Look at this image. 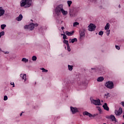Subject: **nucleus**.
Returning <instances> with one entry per match:
<instances>
[{
	"instance_id": "423d86ee",
	"label": "nucleus",
	"mask_w": 124,
	"mask_h": 124,
	"mask_svg": "<svg viewBox=\"0 0 124 124\" xmlns=\"http://www.w3.org/2000/svg\"><path fill=\"white\" fill-rule=\"evenodd\" d=\"M105 86L108 89H109V90H112V89H114V83L112 81H108L105 84Z\"/></svg>"
},
{
	"instance_id": "9d476101",
	"label": "nucleus",
	"mask_w": 124,
	"mask_h": 124,
	"mask_svg": "<svg viewBox=\"0 0 124 124\" xmlns=\"http://www.w3.org/2000/svg\"><path fill=\"white\" fill-rule=\"evenodd\" d=\"M123 113V108H120L118 110H115V114L116 116H121L122 113Z\"/></svg>"
},
{
	"instance_id": "dca6fc26",
	"label": "nucleus",
	"mask_w": 124,
	"mask_h": 124,
	"mask_svg": "<svg viewBox=\"0 0 124 124\" xmlns=\"http://www.w3.org/2000/svg\"><path fill=\"white\" fill-rule=\"evenodd\" d=\"M103 108H104V110H106V111H109V107H108V106L107 105V103H105L103 105Z\"/></svg>"
},
{
	"instance_id": "603ef678",
	"label": "nucleus",
	"mask_w": 124,
	"mask_h": 124,
	"mask_svg": "<svg viewBox=\"0 0 124 124\" xmlns=\"http://www.w3.org/2000/svg\"><path fill=\"white\" fill-rule=\"evenodd\" d=\"M22 115H23V113H20V116H21Z\"/></svg>"
},
{
	"instance_id": "7c9ffc66",
	"label": "nucleus",
	"mask_w": 124,
	"mask_h": 124,
	"mask_svg": "<svg viewBox=\"0 0 124 124\" xmlns=\"http://www.w3.org/2000/svg\"><path fill=\"white\" fill-rule=\"evenodd\" d=\"M79 25V23L77 22H75L73 23V27H77Z\"/></svg>"
},
{
	"instance_id": "412c9836",
	"label": "nucleus",
	"mask_w": 124,
	"mask_h": 124,
	"mask_svg": "<svg viewBox=\"0 0 124 124\" xmlns=\"http://www.w3.org/2000/svg\"><path fill=\"white\" fill-rule=\"evenodd\" d=\"M61 12L63 16H66V15H67V11L64 10L63 8L62 9Z\"/></svg>"
},
{
	"instance_id": "4c0bfd02",
	"label": "nucleus",
	"mask_w": 124,
	"mask_h": 124,
	"mask_svg": "<svg viewBox=\"0 0 124 124\" xmlns=\"http://www.w3.org/2000/svg\"><path fill=\"white\" fill-rule=\"evenodd\" d=\"M8 99V97L6 96V95H5L4 96V98H3V100L6 101V100H7Z\"/></svg>"
},
{
	"instance_id": "72a5a7b5",
	"label": "nucleus",
	"mask_w": 124,
	"mask_h": 124,
	"mask_svg": "<svg viewBox=\"0 0 124 124\" xmlns=\"http://www.w3.org/2000/svg\"><path fill=\"white\" fill-rule=\"evenodd\" d=\"M3 35H4V31H3L0 32V38H1V36H3Z\"/></svg>"
},
{
	"instance_id": "49530a36",
	"label": "nucleus",
	"mask_w": 124,
	"mask_h": 124,
	"mask_svg": "<svg viewBox=\"0 0 124 124\" xmlns=\"http://www.w3.org/2000/svg\"><path fill=\"white\" fill-rule=\"evenodd\" d=\"M98 111H99L100 113H101V108H99Z\"/></svg>"
},
{
	"instance_id": "58836bf2",
	"label": "nucleus",
	"mask_w": 124,
	"mask_h": 124,
	"mask_svg": "<svg viewBox=\"0 0 124 124\" xmlns=\"http://www.w3.org/2000/svg\"><path fill=\"white\" fill-rule=\"evenodd\" d=\"M63 39H64V40H65V39H67V37L66 36V35H64V36H63Z\"/></svg>"
},
{
	"instance_id": "f257e3e1",
	"label": "nucleus",
	"mask_w": 124,
	"mask_h": 124,
	"mask_svg": "<svg viewBox=\"0 0 124 124\" xmlns=\"http://www.w3.org/2000/svg\"><path fill=\"white\" fill-rule=\"evenodd\" d=\"M32 0H21L20 2V6L24 8H29L31 6Z\"/></svg>"
},
{
	"instance_id": "1a4fd4ad",
	"label": "nucleus",
	"mask_w": 124,
	"mask_h": 124,
	"mask_svg": "<svg viewBox=\"0 0 124 124\" xmlns=\"http://www.w3.org/2000/svg\"><path fill=\"white\" fill-rule=\"evenodd\" d=\"M83 115L88 116L90 118H91V117H93V118H94V117H96V116L98 115V113H96L93 115V114L88 111H84L83 112Z\"/></svg>"
},
{
	"instance_id": "6e6552de",
	"label": "nucleus",
	"mask_w": 124,
	"mask_h": 124,
	"mask_svg": "<svg viewBox=\"0 0 124 124\" xmlns=\"http://www.w3.org/2000/svg\"><path fill=\"white\" fill-rule=\"evenodd\" d=\"M25 30H30V31H33L34 29V23H31L29 25H26L24 26Z\"/></svg>"
},
{
	"instance_id": "c85d7f7f",
	"label": "nucleus",
	"mask_w": 124,
	"mask_h": 124,
	"mask_svg": "<svg viewBox=\"0 0 124 124\" xmlns=\"http://www.w3.org/2000/svg\"><path fill=\"white\" fill-rule=\"evenodd\" d=\"M6 28V24H2L1 25V30H4V28Z\"/></svg>"
},
{
	"instance_id": "39448f33",
	"label": "nucleus",
	"mask_w": 124,
	"mask_h": 124,
	"mask_svg": "<svg viewBox=\"0 0 124 124\" xmlns=\"http://www.w3.org/2000/svg\"><path fill=\"white\" fill-rule=\"evenodd\" d=\"M63 8V7L62 4L59 5L56 7L55 13H56L57 16H59V15H61V12H62V10Z\"/></svg>"
},
{
	"instance_id": "cd10ccee",
	"label": "nucleus",
	"mask_w": 124,
	"mask_h": 124,
	"mask_svg": "<svg viewBox=\"0 0 124 124\" xmlns=\"http://www.w3.org/2000/svg\"><path fill=\"white\" fill-rule=\"evenodd\" d=\"M41 70H42V72H45V73L48 72V70H46L44 68H41Z\"/></svg>"
},
{
	"instance_id": "0eeeda50",
	"label": "nucleus",
	"mask_w": 124,
	"mask_h": 124,
	"mask_svg": "<svg viewBox=\"0 0 124 124\" xmlns=\"http://www.w3.org/2000/svg\"><path fill=\"white\" fill-rule=\"evenodd\" d=\"M88 31H95V29L96 28V26H95V25L91 23L88 26Z\"/></svg>"
},
{
	"instance_id": "de8ad7c7",
	"label": "nucleus",
	"mask_w": 124,
	"mask_h": 124,
	"mask_svg": "<svg viewBox=\"0 0 124 124\" xmlns=\"http://www.w3.org/2000/svg\"><path fill=\"white\" fill-rule=\"evenodd\" d=\"M34 27H38V24L37 23L36 24H34Z\"/></svg>"
},
{
	"instance_id": "6e6d98bb",
	"label": "nucleus",
	"mask_w": 124,
	"mask_h": 124,
	"mask_svg": "<svg viewBox=\"0 0 124 124\" xmlns=\"http://www.w3.org/2000/svg\"><path fill=\"white\" fill-rule=\"evenodd\" d=\"M65 49H66V46H65Z\"/></svg>"
},
{
	"instance_id": "20e7f679",
	"label": "nucleus",
	"mask_w": 124,
	"mask_h": 124,
	"mask_svg": "<svg viewBox=\"0 0 124 124\" xmlns=\"http://www.w3.org/2000/svg\"><path fill=\"white\" fill-rule=\"evenodd\" d=\"M90 101L91 102V104H93L94 105L98 106L101 105V104L100 103V99H98L97 100H94L93 99V97H91Z\"/></svg>"
},
{
	"instance_id": "4468645a",
	"label": "nucleus",
	"mask_w": 124,
	"mask_h": 124,
	"mask_svg": "<svg viewBox=\"0 0 124 124\" xmlns=\"http://www.w3.org/2000/svg\"><path fill=\"white\" fill-rule=\"evenodd\" d=\"M70 16L71 17H75L76 16V14L73 10H70Z\"/></svg>"
},
{
	"instance_id": "393cba45",
	"label": "nucleus",
	"mask_w": 124,
	"mask_h": 124,
	"mask_svg": "<svg viewBox=\"0 0 124 124\" xmlns=\"http://www.w3.org/2000/svg\"><path fill=\"white\" fill-rule=\"evenodd\" d=\"M67 3L69 7H70L71 4H72V1H71V0H68L67 1Z\"/></svg>"
},
{
	"instance_id": "09e8293b",
	"label": "nucleus",
	"mask_w": 124,
	"mask_h": 124,
	"mask_svg": "<svg viewBox=\"0 0 124 124\" xmlns=\"http://www.w3.org/2000/svg\"><path fill=\"white\" fill-rule=\"evenodd\" d=\"M61 29L62 31H63V30H64V27H62Z\"/></svg>"
},
{
	"instance_id": "4be33fe9",
	"label": "nucleus",
	"mask_w": 124,
	"mask_h": 124,
	"mask_svg": "<svg viewBox=\"0 0 124 124\" xmlns=\"http://www.w3.org/2000/svg\"><path fill=\"white\" fill-rule=\"evenodd\" d=\"M21 62H25V63H26V62H29V59L25 58H23L21 60Z\"/></svg>"
},
{
	"instance_id": "c9c22d12",
	"label": "nucleus",
	"mask_w": 124,
	"mask_h": 124,
	"mask_svg": "<svg viewBox=\"0 0 124 124\" xmlns=\"http://www.w3.org/2000/svg\"><path fill=\"white\" fill-rule=\"evenodd\" d=\"M106 33L108 36H109V34H110V30H107Z\"/></svg>"
},
{
	"instance_id": "f704fd0d",
	"label": "nucleus",
	"mask_w": 124,
	"mask_h": 124,
	"mask_svg": "<svg viewBox=\"0 0 124 124\" xmlns=\"http://www.w3.org/2000/svg\"><path fill=\"white\" fill-rule=\"evenodd\" d=\"M67 50L68 52H70V51H71V49L70 48V46H69V45H68V46H67Z\"/></svg>"
},
{
	"instance_id": "a211bd4d",
	"label": "nucleus",
	"mask_w": 124,
	"mask_h": 124,
	"mask_svg": "<svg viewBox=\"0 0 124 124\" xmlns=\"http://www.w3.org/2000/svg\"><path fill=\"white\" fill-rule=\"evenodd\" d=\"M97 82H103V81H104V78L103 77H99L97 79Z\"/></svg>"
},
{
	"instance_id": "864d4df0",
	"label": "nucleus",
	"mask_w": 124,
	"mask_h": 124,
	"mask_svg": "<svg viewBox=\"0 0 124 124\" xmlns=\"http://www.w3.org/2000/svg\"><path fill=\"white\" fill-rule=\"evenodd\" d=\"M119 8H121V5H119Z\"/></svg>"
},
{
	"instance_id": "5fc2aeb1",
	"label": "nucleus",
	"mask_w": 124,
	"mask_h": 124,
	"mask_svg": "<svg viewBox=\"0 0 124 124\" xmlns=\"http://www.w3.org/2000/svg\"><path fill=\"white\" fill-rule=\"evenodd\" d=\"M21 113H22V114H23V113H25V112H23V111H22Z\"/></svg>"
},
{
	"instance_id": "bf43d9fd",
	"label": "nucleus",
	"mask_w": 124,
	"mask_h": 124,
	"mask_svg": "<svg viewBox=\"0 0 124 124\" xmlns=\"http://www.w3.org/2000/svg\"><path fill=\"white\" fill-rule=\"evenodd\" d=\"M98 73H100V72H99Z\"/></svg>"
},
{
	"instance_id": "37998d69",
	"label": "nucleus",
	"mask_w": 124,
	"mask_h": 124,
	"mask_svg": "<svg viewBox=\"0 0 124 124\" xmlns=\"http://www.w3.org/2000/svg\"><path fill=\"white\" fill-rule=\"evenodd\" d=\"M2 52L4 54H9V51H2Z\"/></svg>"
},
{
	"instance_id": "f03ea898",
	"label": "nucleus",
	"mask_w": 124,
	"mask_h": 124,
	"mask_svg": "<svg viewBox=\"0 0 124 124\" xmlns=\"http://www.w3.org/2000/svg\"><path fill=\"white\" fill-rule=\"evenodd\" d=\"M87 29L85 28H82L79 30V40H83L86 36V31Z\"/></svg>"
},
{
	"instance_id": "9b49d317",
	"label": "nucleus",
	"mask_w": 124,
	"mask_h": 124,
	"mask_svg": "<svg viewBox=\"0 0 124 124\" xmlns=\"http://www.w3.org/2000/svg\"><path fill=\"white\" fill-rule=\"evenodd\" d=\"M70 109L72 114H76V113L79 112V110H78V108H73L71 107Z\"/></svg>"
},
{
	"instance_id": "052dcab7",
	"label": "nucleus",
	"mask_w": 124,
	"mask_h": 124,
	"mask_svg": "<svg viewBox=\"0 0 124 124\" xmlns=\"http://www.w3.org/2000/svg\"><path fill=\"white\" fill-rule=\"evenodd\" d=\"M78 83H79V81L78 82Z\"/></svg>"
},
{
	"instance_id": "8fccbe9b",
	"label": "nucleus",
	"mask_w": 124,
	"mask_h": 124,
	"mask_svg": "<svg viewBox=\"0 0 124 124\" xmlns=\"http://www.w3.org/2000/svg\"><path fill=\"white\" fill-rule=\"evenodd\" d=\"M65 35V34L64 33V32H63V34H61V35H62L63 36H64Z\"/></svg>"
},
{
	"instance_id": "473e14b6",
	"label": "nucleus",
	"mask_w": 124,
	"mask_h": 124,
	"mask_svg": "<svg viewBox=\"0 0 124 124\" xmlns=\"http://www.w3.org/2000/svg\"><path fill=\"white\" fill-rule=\"evenodd\" d=\"M89 1L93 2V3H96L97 2V0H89Z\"/></svg>"
},
{
	"instance_id": "aec40b11",
	"label": "nucleus",
	"mask_w": 124,
	"mask_h": 124,
	"mask_svg": "<svg viewBox=\"0 0 124 124\" xmlns=\"http://www.w3.org/2000/svg\"><path fill=\"white\" fill-rule=\"evenodd\" d=\"M90 72L93 73V72H97V68H92L91 69L89 70Z\"/></svg>"
},
{
	"instance_id": "bb28decb",
	"label": "nucleus",
	"mask_w": 124,
	"mask_h": 124,
	"mask_svg": "<svg viewBox=\"0 0 124 124\" xmlns=\"http://www.w3.org/2000/svg\"><path fill=\"white\" fill-rule=\"evenodd\" d=\"M63 43L66 44V46H68V45H69V44L68 43V41L66 40H64L63 41Z\"/></svg>"
},
{
	"instance_id": "ea45409f",
	"label": "nucleus",
	"mask_w": 124,
	"mask_h": 124,
	"mask_svg": "<svg viewBox=\"0 0 124 124\" xmlns=\"http://www.w3.org/2000/svg\"><path fill=\"white\" fill-rule=\"evenodd\" d=\"M115 48L117 50H120V49H121V48L120 47V46H115Z\"/></svg>"
},
{
	"instance_id": "79ce46f5",
	"label": "nucleus",
	"mask_w": 124,
	"mask_h": 124,
	"mask_svg": "<svg viewBox=\"0 0 124 124\" xmlns=\"http://www.w3.org/2000/svg\"><path fill=\"white\" fill-rule=\"evenodd\" d=\"M10 84L12 86H13V88H14V87H15V84H14V82H11Z\"/></svg>"
},
{
	"instance_id": "e433bc0d",
	"label": "nucleus",
	"mask_w": 124,
	"mask_h": 124,
	"mask_svg": "<svg viewBox=\"0 0 124 124\" xmlns=\"http://www.w3.org/2000/svg\"><path fill=\"white\" fill-rule=\"evenodd\" d=\"M104 31H100L99 32L98 34L99 35H103Z\"/></svg>"
},
{
	"instance_id": "a19ab883",
	"label": "nucleus",
	"mask_w": 124,
	"mask_h": 124,
	"mask_svg": "<svg viewBox=\"0 0 124 124\" xmlns=\"http://www.w3.org/2000/svg\"><path fill=\"white\" fill-rule=\"evenodd\" d=\"M57 23H58V24H62V20H58Z\"/></svg>"
},
{
	"instance_id": "c756f323",
	"label": "nucleus",
	"mask_w": 124,
	"mask_h": 124,
	"mask_svg": "<svg viewBox=\"0 0 124 124\" xmlns=\"http://www.w3.org/2000/svg\"><path fill=\"white\" fill-rule=\"evenodd\" d=\"M36 60H37V57H36L35 56H33L32 57V60L33 62H35V61H36Z\"/></svg>"
},
{
	"instance_id": "2f4dec72",
	"label": "nucleus",
	"mask_w": 124,
	"mask_h": 124,
	"mask_svg": "<svg viewBox=\"0 0 124 124\" xmlns=\"http://www.w3.org/2000/svg\"><path fill=\"white\" fill-rule=\"evenodd\" d=\"M110 95H111V94H110V93H108L107 94H105V96L106 97V98H108V97H110Z\"/></svg>"
},
{
	"instance_id": "7ed1b4c3",
	"label": "nucleus",
	"mask_w": 124,
	"mask_h": 124,
	"mask_svg": "<svg viewBox=\"0 0 124 124\" xmlns=\"http://www.w3.org/2000/svg\"><path fill=\"white\" fill-rule=\"evenodd\" d=\"M63 89L62 92L63 93H67V92H69V91H70V84L68 81H65L64 82Z\"/></svg>"
},
{
	"instance_id": "a878e982",
	"label": "nucleus",
	"mask_w": 124,
	"mask_h": 124,
	"mask_svg": "<svg viewBox=\"0 0 124 124\" xmlns=\"http://www.w3.org/2000/svg\"><path fill=\"white\" fill-rule=\"evenodd\" d=\"M68 70L70 71H72V70L73 69V66L72 65H68Z\"/></svg>"
},
{
	"instance_id": "4d7b16f0",
	"label": "nucleus",
	"mask_w": 124,
	"mask_h": 124,
	"mask_svg": "<svg viewBox=\"0 0 124 124\" xmlns=\"http://www.w3.org/2000/svg\"><path fill=\"white\" fill-rule=\"evenodd\" d=\"M122 124H124V123H123Z\"/></svg>"
},
{
	"instance_id": "5701e85b",
	"label": "nucleus",
	"mask_w": 124,
	"mask_h": 124,
	"mask_svg": "<svg viewBox=\"0 0 124 124\" xmlns=\"http://www.w3.org/2000/svg\"><path fill=\"white\" fill-rule=\"evenodd\" d=\"M109 29H110V24L108 23L105 27V30H109Z\"/></svg>"
},
{
	"instance_id": "f8f14e48",
	"label": "nucleus",
	"mask_w": 124,
	"mask_h": 124,
	"mask_svg": "<svg viewBox=\"0 0 124 124\" xmlns=\"http://www.w3.org/2000/svg\"><path fill=\"white\" fill-rule=\"evenodd\" d=\"M5 13V10L3 9V8H2V7H0V17L3 16Z\"/></svg>"
},
{
	"instance_id": "3c124183",
	"label": "nucleus",
	"mask_w": 124,
	"mask_h": 124,
	"mask_svg": "<svg viewBox=\"0 0 124 124\" xmlns=\"http://www.w3.org/2000/svg\"><path fill=\"white\" fill-rule=\"evenodd\" d=\"M0 52H2V50H1V48H0Z\"/></svg>"
},
{
	"instance_id": "13d9d810",
	"label": "nucleus",
	"mask_w": 124,
	"mask_h": 124,
	"mask_svg": "<svg viewBox=\"0 0 124 124\" xmlns=\"http://www.w3.org/2000/svg\"><path fill=\"white\" fill-rule=\"evenodd\" d=\"M69 40L70 41V40H71V39H70Z\"/></svg>"
},
{
	"instance_id": "c03bdc74",
	"label": "nucleus",
	"mask_w": 124,
	"mask_h": 124,
	"mask_svg": "<svg viewBox=\"0 0 124 124\" xmlns=\"http://www.w3.org/2000/svg\"><path fill=\"white\" fill-rule=\"evenodd\" d=\"M110 117H111V115L110 116H107L106 117V119H110Z\"/></svg>"
},
{
	"instance_id": "f3484780",
	"label": "nucleus",
	"mask_w": 124,
	"mask_h": 124,
	"mask_svg": "<svg viewBox=\"0 0 124 124\" xmlns=\"http://www.w3.org/2000/svg\"><path fill=\"white\" fill-rule=\"evenodd\" d=\"M22 19H23V15L22 14L19 15V16L16 18V21H21Z\"/></svg>"
},
{
	"instance_id": "ddd939ff",
	"label": "nucleus",
	"mask_w": 124,
	"mask_h": 124,
	"mask_svg": "<svg viewBox=\"0 0 124 124\" xmlns=\"http://www.w3.org/2000/svg\"><path fill=\"white\" fill-rule=\"evenodd\" d=\"M20 76L22 80H24V82L27 81V75L26 74H21Z\"/></svg>"
},
{
	"instance_id": "6ab92c4d",
	"label": "nucleus",
	"mask_w": 124,
	"mask_h": 124,
	"mask_svg": "<svg viewBox=\"0 0 124 124\" xmlns=\"http://www.w3.org/2000/svg\"><path fill=\"white\" fill-rule=\"evenodd\" d=\"M110 120H111L112 122L114 121L117 123V120L116 119V117H115V116L113 115H110Z\"/></svg>"
},
{
	"instance_id": "a18cd8bd",
	"label": "nucleus",
	"mask_w": 124,
	"mask_h": 124,
	"mask_svg": "<svg viewBox=\"0 0 124 124\" xmlns=\"http://www.w3.org/2000/svg\"><path fill=\"white\" fill-rule=\"evenodd\" d=\"M121 105H122V106L123 107H124V101L121 102Z\"/></svg>"
},
{
	"instance_id": "2eb2a0df",
	"label": "nucleus",
	"mask_w": 124,
	"mask_h": 124,
	"mask_svg": "<svg viewBox=\"0 0 124 124\" xmlns=\"http://www.w3.org/2000/svg\"><path fill=\"white\" fill-rule=\"evenodd\" d=\"M65 34H66V35H68V36H71L72 35H73V34H74V31H72L71 32L66 31H65Z\"/></svg>"
},
{
	"instance_id": "b1692460",
	"label": "nucleus",
	"mask_w": 124,
	"mask_h": 124,
	"mask_svg": "<svg viewBox=\"0 0 124 124\" xmlns=\"http://www.w3.org/2000/svg\"><path fill=\"white\" fill-rule=\"evenodd\" d=\"M77 41H78L77 38H75L74 39H72L71 41H70L69 42L70 43H74V42H77Z\"/></svg>"
}]
</instances>
